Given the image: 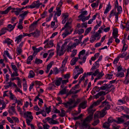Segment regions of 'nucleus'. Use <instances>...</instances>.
I'll return each instance as SVG.
<instances>
[{"label": "nucleus", "mask_w": 129, "mask_h": 129, "mask_svg": "<svg viewBox=\"0 0 129 129\" xmlns=\"http://www.w3.org/2000/svg\"><path fill=\"white\" fill-rule=\"evenodd\" d=\"M105 99V98L104 96H102L96 102L99 105L102 101L104 100Z\"/></svg>", "instance_id": "obj_24"}, {"label": "nucleus", "mask_w": 129, "mask_h": 129, "mask_svg": "<svg viewBox=\"0 0 129 129\" xmlns=\"http://www.w3.org/2000/svg\"><path fill=\"white\" fill-rule=\"evenodd\" d=\"M100 121L99 119L94 121L92 123V125L94 126H95L97 125L98 123H99Z\"/></svg>", "instance_id": "obj_45"}, {"label": "nucleus", "mask_w": 129, "mask_h": 129, "mask_svg": "<svg viewBox=\"0 0 129 129\" xmlns=\"http://www.w3.org/2000/svg\"><path fill=\"white\" fill-rule=\"evenodd\" d=\"M119 14L116 13L115 9H114L111 11L110 15H109V17L111 18L112 16L115 15V18L116 19V21L118 20V16Z\"/></svg>", "instance_id": "obj_4"}, {"label": "nucleus", "mask_w": 129, "mask_h": 129, "mask_svg": "<svg viewBox=\"0 0 129 129\" xmlns=\"http://www.w3.org/2000/svg\"><path fill=\"white\" fill-rule=\"evenodd\" d=\"M125 27L126 28V30L128 31L129 30V21H128L126 23Z\"/></svg>", "instance_id": "obj_57"}, {"label": "nucleus", "mask_w": 129, "mask_h": 129, "mask_svg": "<svg viewBox=\"0 0 129 129\" xmlns=\"http://www.w3.org/2000/svg\"><path fill=\"white\" fill-rule=\"evenodd\" d=\"M35 33L34 37H38L40 35V31L38 29H36L35 31H34Z\"/></svg>", "instance_id": "obj_20"}, {"label": "nucleus", "mask_w": 129, "mask_h": 129, "mask_svg": "<svg viewBox=\"0 0 129 129\" xmlns=\"http://www.w3.org/2000/svg\"><path fill=\"white\" fill-rule=\"evenodd\" d=\"M106 75L107 76L106 78H107L108 79H111L112 78L113 75L112 74H108Z\"/></svg>", "instance_id": "obj_62"}, {"label": "nucleus", "mask_w": 129, "mask_h": 129, "mask_svg": "<svg viewBox=\"0 0 129 129\" xmlns=\"http://www.w3.org/2000/svg\"><path fill=\"white\" fill-rule=\"evenodd\" d=\"M102 23V21H99V22L98 24H97V25H95L94 29H93V30H95L96 29L98 28L99 27H100Z\"/></svg>", "instance_id": "obj_41"}, {"label": "nucleus", "mask_w": 129, "mask_h": 129, "mask_svg": "<svg viewBox=\"0 0 129 129\" xmlns=\"http://www.w3.org/2000/svg\"><path fill=\"white\" fill-rule=\"evenodd\" d=\"M65 67L62 66L61 67L59 68V71H61L62 73H63L64 71Z\"/></svg>", "instance_id": "obj_53"}, {"label": "nucleus", "mask_w": 129, "mask_h": 129, "mask_svg": "<svg viewBox=\"0 0 129 129\" xmlns=\"http://www.w3.org/2000/svg\"><path fill=\"white\" fill-rule=\"evenodd\" d=\"M40 1L38 0L34 2L33 3L35 7L37 8H39L40 6L42 4V3H40Z\"/></svg>", "instance_id": "obj_10"}, {"label": "nucleus", "mask_w": 129, "mask_h": 129, "mask_svg": "<svg viewBox=\"0 0 129 129\" xmlns=\"http://www.w3.org/2000/svg\"><path fill=\"white\" fill-rule=\"evenodd\" d=\"M99 73V69H97L94 73H93L92 75H93L94 76H95Z\"/></svg>", "instance_id": "obj_55"}, {"label": "nucleus", "mask_w": 129, "mask_h": 129, "mask_svg": "<svg viewBox=\"0 0 129 129\" xmlns=\"http://www.w3.org/2000/svg\"><path fill=\"white\" fill-rule=\"evenodd\" d=\"M28 11H24L22 13L19 15V16L21 18V19H24L25 16L26 15V14H28Z\"/></svg>", "instance_id": "obj_16"}, {"label": "nucleus", "mask_w": 129, "mask_h": 129, "mask_svg": "<svg viewBox=\"0 0 129 129\" xmlns=\"http://www.w3.org/2000/svg\"><path fill=\"white\" fill-rule=\"evenodd\" d=\"M68 57H66L62 62V66L65 67V65L68 61Z\"/></svg>", "instance_id": "obj_26"}, {"label": "nucleus", "mask_w": 129, "mask_h": 129, "mask_svg": "<svg viewBox=\"0 0 129 129\" xmlns=\"http://www.w3.org/2000/svg\"><path fill=\"white\" fill-rule=\"evenodd\" d=\"M98 105L96 102H94L93 104L89 107V108L88 110V113H92L93 114L94 112L95 111V110H93L92 108L93 107Z\"/></svg>", "instance_id": "obj_5"}, {"label": "nucleus", "mask_w": 129, "mask_h": 129, "mask_svg": "<svg viewBox=\"0 0 129 129\" xmlns=\"http://www.w3.org/2000/svg\"><path fill=\"white\" fill-rule=\"evenodd\" d=\"M37 21H36L35 22H34L31 24L29 26V28H30V31H32L34 30L35 25H36L37 23Z\"/></svg>", "instance_id": "obj_9"}, {"label": "nucleus", "mask_w": 129, "mask_h": 129, "mask_svg": "<svg viewBox=\"0 0 129 129\" xmlns=\"http://www.w3.org/2000/svg\"><path fill=\"white\" fill-rule=\"evenodd\" d=\"M124 111L127 114H128L129 113V108H127L126 107H124V109H123Z\"/></svg>", "instance_id": "obj_54"}, {"label": "nucleus", "mask_w": 129, "mask_h": 129, "mask_svg": "<svg viewBox=\"0 0 129 129\" xmlns=\"http://www.w3.org/2000/svg\"><path fill=\"white\" fill-rule=\"evenodd\" d=\"M112 86H113V88L112 89H115L114 87V85H110V86H108V87L107 88V89H106V91H108L107 92H108V93L110 91V90H109V89L110 88L112 87Z\"/></svg>", "instance_id": "obj_46"}, {"label": "nucleus", "mask_w": 129, "mask_h": 129, "mask_svg": "<svg viewBox=\"0 0 129 129\" xmlns=\"http://www.w3.org/2000/svg\"><path fill=\"white\" fill-rule=\"evenodd\" d=\"M43 61L42 60L37 58L35 59L34 63L38 64L41 63Z\"/></svg>", "instance_id": "obj_27"}, {"label": "nucleus", "mask_w": 129, "mask_h": 129, "mask_svg": "<svg viewBox=\"0 0 129 129\" xmlns=\"http://www.w3.org/2000/svg\"><path fill=\"white\" fill-rule=\"evenodd\" d=\"M88 113L89 114V115L88 116H87L84 120L82 122L89 123V122H90V121L92 120L93 118V114L92 113Z\"/></svg>", "instance_id": "obj_3"}, {"label": "nucleus", "mask_w": 129, "mask_h": 129, "mask_svg": "<svg viewBox=\"0 0 129 129\" xmlns=\"http://www.w3.org/2000/svg\"><path fill=\"white\" fill-rule=\"evenodd\" d=\"M31 114V112L29 111H27L26 113H24V115L25 117L26 122L28 125H30V122L32 121L33 118Z\"/></svg>", "instance_id": "obj_2"}, {"label": "nucleus", "mask_w": 129, "mask_h": 129, "mask_svg": "<svg viewBox=\"0 0 129 129\" xmlns=\"http://www.w3.org/2000/svg\"><path fill=\"white\" fill-rule=\"evenodd\" d=\"M108 84H105L103 85L100 87V89L102 90H105L108 87Z\"/></svg>", "instance_id": "obj_35"}, {"label": "nucleus", "mask_w": 129, "mask_h": 129, "mask_svg": "<svg viewBox=\"0 0 129 129\" xmlns=\"http://www.w3.org/2000/svg\"><path fill=\"white\" fill-rule=\"evenodd\" d=\"M61 10L57 11L55 14V15H57L58 17L61 14Z\"/></svg>", "instance_id": "obj_56"}, {"label": "nucleus", "mask_w": 129, "mask_h": 129, "mask_svg": "<svg viewBox=\"0 0 129 129\" xmlns=\"http://www.w3.org/2000/svg\"><path fill=\"white\" fill-rule=\"evenodd\" d=\"M117 8L118 12H116V13L120 14L122 11L121 7V6H119L117 7Z\"/></svg>", "instance_id": "obj_33"}, {"label": "nucleus", "mask_w": 129, "mask_h": 129, "mask_svg": "<svg viewBox=\"0 0 129 129\" xmlns=\"http://www.w3.org/2000/svg\"><path fill=\"white\" fill-rule=\"evenodd\" d=\"M65 111L62 109L61 110V113L59 114V115L61 117H63L65 116Z\"/></svg>", "instance_id": "obj_37"}, {"label": "nucleus", "mask_w": 129, "mask_h": 129, "mask_svg": "<svg viewBox=\"0 0 129 129\" xmlns=\"http://www.w3.org/2000/svg\"><path fill=\"white\" fill-rule=\"evenodd\" d=\"M67 44L66 42H65L62 44V46L60 48V46L58 44L56 46V53L59 56L63 55L65 52V51L64 50L65 47Z\"/></svg>", "instance_id": "obj_1"}, {"label": "nucleus", "mask_w": 129, "mask_h": 129, "mask_svg": "<svg viewBox=\"0 0 129 129\" xmlns=\"http://www.w3.org/2000/svg\"><path fill=\"white\" fill-rule=\"evenodd\" d=\"M105 108L103 109L101 111H99V114L100 115V118L103 117L106 114L107 112L105 110Z\"/></svg>", "instance_id": "obj_8"}, {"label": "nucleus", "mask_w": 129, "mask_h": 129, "mask_svg": "<svg viewBox=\"0 0 129 129\" xmlns=\"http://www.w3.org/2000/svg\"><path fill=\"white\" fill-rule=\"evenodd\" d=\"M23 37V35H20L16 37V39L15 41L16 42L17 41H21V39Z\"/></svg>", "instance_id": "obj_25"}, {"label": "nucleus", "mask_w": 129, "mask_h": 129, "mask_svg": "<svg viewBox=\"0 0 129 129\" xmlns=\"http://www.w3.org/2000/svg\"><path fill=\"white\" fill-rule=\"evenodd\" d=\"M108 93V92H107V93H105V92H104L103 91H101L98 93L100 96H102L103 95H105Z\"/></svg>", "instance_id": "obj_43"}, {"label": "nucleus", "mask_w": 129, "mask_h": 129, "mask_svg": "<svg viewBox=\"0 0 129 129\" xmlns=\"http://www.w3.org/2000/svg\"><path fill=\"white\" fill-rule=\"evenodd\" d=\"M62 80V78H59L58 79L56 80L55 83V85L58 86H59L61 84Z\"/></svg>", "instance_id": "obj_14"}, {"label": "nucleus", "mask_w": 129, "mask_h": 129, "mask_svg": "<svg viewBox=\"0 0 129 129\" xmlns=\"http://www.w3.org/2000/svg\"><path fill=\"white\" fill-rule=\"evenodd\" d=\"M115 120L112 119L111 117H110L108 118V121L107 122L108 123H109V124H110V123L112 122H113Z\"/></svg>", "instance_id": "obj_44"}, {"label": "nucleus", "mask_w": 129, "mask_h": 129, "mask_svg": "<svg viewBox=\"0 0 129 129\" xmlns=\"http://www.w3.org/2000/svg\"><path fill=\"white\" fill-rule=\"evenodd\" d=\"M59 71L57 67H56L54 69L53 72L55 74H56L58 73Z\"/></svg>", "instance_id": "obj_49"}, {"label": "nucleus", "mask_w": 129, "mask_h": 129, "mask_svg": "<svg viewBox=\"0 0 129 129\" xmlns=\"http://www.w3.org/2000/svg\"><path fill=\"white\" fill-rule=\"evenodd\" d=\"M9 94L10 95V98L11 100H13L14 98V95L12 94L11 91H10Z\"/></svg>", "instance_id": "obj_59"}, {"label": "nucleus", "mask_w": 129, "mask_h": 129, "mask_svg": "<svg viewBox=\"0 0 129 129\" xmlns=\"http://www.w3.org/2000/svg\"><path fill=\"white\" fill-rule=\"evenodd\" d=\"M70 74L68 73L65 75L64 76V78L66 79H68L70 78Z\"/></svg>", "instance_id": "obj_63"}, {"label": "nucleus", "mask_w": 129, "mask_h": 129, "mask_svg": "<svg viewBox=\"0 0 129 129\" xmlns=\"http://www.w3.org/2000/svg\"><path fill=\"white\" fill-rule=\"evenodd\" d=\"M6 30H9V29L6 27L3 28L1 30V33L4 34L6 32Z\"/></svg>", "instance_id": "obj_34"}, {"label": "nucleus", "mask_w": 129, "mask_h": 129, "mask_svg": "<svg viewBox=\"0 0 129 129\" xmlns=\"http://www.w3.org/2000/svg\"><path fill=\"white\" fill-rule=\"evenodd\" d=\"M77 50H73L72 54H71V57H73L75 56L77 53Z\"/></svg>", "instance_id": "obj_47"}, {"label": "nucleus", "mask_w": 129, "mask_h": 129, "mask_svg": "<svg viewBox=\"0 0 129 129\" xmlns=\"http://www.w3.org/2000/svg\"><path fill=\"white\" fill-rule=\"evenodd\" d=\"M33 56L32 55H30L28 57L27 60V64H30L31 61L33 59Z\"/></svg>", "instance_id": "obj_22"}, {"label": "nucleus", "mask_w": 129, "mask_h": 129, "mask_svg": "<svg viewBox=\"0 0 129 129\" xmlns=\"http://www.w3.org/2000/svg\"><path fill=\"white\" fill-rule=\"evenodd\" d=\"M103 72L102 71H101L100 73L99 72L97 77H99L100 79L104 75V74L103 73Z\"/></svg>", "instance_id": "obj_52"}, {"label": "nucleus", "mask_w": 129, "mask_h": 129, "mask_svg": "<svg viewBox=\"0 0 129 129\" xmlns=\"http://www.w3.org/2000/svg\"><path fill=\"white\" fill-rule=\"evenodd\" d=\"M124 109V107L122 106L118 107L116 108V110L118 112H121Z\"/></svg>", "instance_id": "obj_32"}, {"label": "nucleus", "mask_w": 129, "mask_h": 129, "mask_svg": "<svg viewBox=\"0 0 129 129\" xmlns=\"http://www.w3.org/2000/svg\"><path fill=\"white\" fill-rule=\"evenodd\" d=\"M70 23L68 21H67L65 25L64 26L66 28V29L65 30V31L66 32H67L68 29H70L71 28V26L69 25V24Z\"/></svg>", "instance_id": "obj_19"}, {"label": "nucleus", "mask_w": 129, "mask_h": 129, "mask_svg": "<svg viewBox=\"0 0 129 129\" xmlns=\"http://www.w3.org/2000/svg\"><path fill=\"white\" fill-rule=\"evenodd\" d=\"M87 102L86 101H84L81 103L79 105V107L83 109L87 107Z\"/></svg>", "instance_id": "obj_7"}, {"label": "nucleus", "mask_w": 129, "mask_h": 129, "mask_svg": "<svg viewBox=\"0 0 129 129\" xmlns=\"http://www.w3.org/2000/svg\"><path fill=\"white\" fill-rule=\"evenodd\" d=\"M110 125V124H109L107 122H105L103 124V127L104 128L107 129H110L109 127Z\"/></svg>", "instance_id": "obj_11"}, {"label": "nucleus", "mask_w": 129, "mask_h": 129, "mask_svg": "<svg viewBox=\"0 0 129 129\" xmlns=\"http://www.w3.org/2000/svg\"><path fill=\"white\" fill-rule=\"evenodd\" d=\"M19 9V8H15V10L14 11V13L17 16H18L21 12V11Z\"/></svg>", "instance_id": "obj_28"}, {"label": "nucleus", "mask_w": 129, "mask_h": 129, "mask_svg": "<svg viewBox=\"0 0 129 129\" xmlns=\"http://www.w3.org/2000/svg\"><path fill=\"white\" fill-rule=\"evenodd\" d=\"M110 107L111 106L109 104V103H108V104H107L106 106L104 107V109L105 108V110H108L110 108Z\"/></svg>", "instance_id": "obj_61"}, {"label": "nucleus", "mask_w": 129, "mask_h": 129, "mask_svg": "<svg viewBox=\"0 0 129 129\" xmlns=\"http://www.w3.org/2000/svg\"><path fill=\"white\" fill-rule=\"evenodd\" d=\"M99 111L96 112L94 115V118L95 119L98 118L99 117H100V115Z\"/></svg>", "instance_id": "obj_31"}, {"label": "nucleus", "mask_w": 129, "mask_h": 129, "mask_svg": "<svg viewBox=\"0 0 129 129\" xmlns=\"http://www.w3.org/2000/svg\"><path fill=\"white\" fill-rule=\"evenodd\" d=\"M116 76L118 77H124V73L123 72L118 73L116 74Z\"/></svg>", "instance_id": "obj_40"}, {"label": "nucleus", "mask_w": 129, "mask_h": 129, "mask_svg": "<svg viewBox=\"0 0 129 129\" xmlns=\"http://www.w3.org/2000/svg\"><path fill=\"white\" fill-rule=\"evenodd\" d=\"M111 6L110 3H109L107 6V7L104 11V13H107L110 10Z\"/></svg>", "instance_id": "obj_12"}, {"label": "nucleus", "mask_w": 129, "mask_h": 129, "mask_svg": "<svg viewBox=\"0 0 129 129\" xmlns=\"http://www.w3.org/2000/svg\"><path fill=\"white\" fill-rule=\"evenodd\" d=\"M11 6L8 7L5 10L2 11V14H7L11 10Z\"/></svg>", "instance_id": "obj_15"}, {"label": "nucleus", "mask_w": 129, "mask_h": 129, "mask_svg": "<svg viewBox=\"0 0 129 129\" xmlns=\"http://www.w3.org/2000/svg\"><path fill=\"white\" fill-rule=\"evenodd\" d=\"M12 68V69L14 71V72L18 71V70L16 67L15 65L13 64H11Z\"/></svg>", "instance_id": "obj_48"}, {"label": "nucleus", "mask_w": 129, "mask_h": 129, "mask_svg": "<svg viewBox=\"0 0 129 129\" xmlns=\"http://www.w3.org/2000/svg\"><path fill=\"white\" fill-rule=\"evenodd\" d=\"M32 48L33 50L34 51L33 55H34L35 54H36L37 53L39 52L38 51V48H36L34 46H33L32 47Z\"/></svg>", "instance_id": "obj_42"}, {"label": "nucleus", "mask_w": 129, "mask_h": 129, "mask_svg": "<svg viewBox=\"0 0 129 129\" xmlns=\"http://www.w3.org/2000/svg\"><path fill=\"white\" fill-rule=\"evenodd\" d=\"M119 58L118 56L114 60L113 62V63L114 64H115L117 63L118 61Z\"/></svg>", "instance_id": "obj_58"}, {"label": "nucleus", "mask_w": 129, "mask_h": 129, "mask_svg": "<svg viewBox=\"0 0 129 129\" xmlns=\"http://www.w3.org/2000/svg\"><path fill=\"white\" fill-rule=\"evenodd\" d=\"M117 120H118V121H116V120H114V122H116L117 124L123 123L124 121V119L120 117L118 118Z\"/></svg>", "instance_id": "obj_17"}, {"label": "nucleus", "mask_w": 129, "mask_h": 129, "mask_svg": "<svg viewBox=\"0 0 129 129\" xmlns=\"http://www.w3.org/2000/svg\"><path fill=\"white\" fill-rule=\"evenodd\" d=\"M107 100L106 99L105 101L102 102L101 105V107H103L105 106H106L107 104H108V103H109V102L106 101Z\"/></svg>", "instance_id": "obj_38"}, {"label": "nucleus", "mask_w": 129, "mask_h": 129, "mask_svg": "<svg viewBox=\"0 0 129 129\" xmlns=\"http://www.w3.org/2000/svg\"><path fill=\"white\" fill-rule=\"evenodd\" d=\"M91 27H90L87 28L85 31L84 34V36H86L88 33L90 32L91 31Z\"/></svg>", "instance_id": "obj_30"}, {"label": "nucleus", "mask_w": 129, "mask_h": 129, "mask_svg": "<svg viewBox=\"0 0 129 129\" xmlns=\"http://www.w3.org/2000/svg\"><path fill=\"white\" fill-rule=\"evenodd\" d=\"M51 123L53 124H58L59 123V122L55 120H54L53 119H52L51 121Z\"/></svg>", "instance_id": "obj_64"}, {"label": "nucleus", "mask_w": 129, "mask_h": 129, "mask_svg": "<svg viewBox=\"0 0 129 129\" xmlns=\"http://www.w3.org/2000/svg\"><path fill=\"white\" fill-rule=\"evenodd\" d=\"M35 74L33 71L31 70L29 71V75L28 76V77L29 78H31L34 77Z\"/></svg>", "instance_id": "obj_21"}, {"label": "nucleus", "mask_w": 129, "mask_h": 129, "mask_svg": "<svg viewBox=\"0 0 129 129\" xmlns=\"http://www.w3.org/2000/svg\"><path fill=\"white\" fill-rule=\"evenodd\" d=\"M66 88H64L63 89L61 90L60 91L59 93V94H61V95H63L66 93Z\"/></svg>", "instance_id": "obj_36"}, {"label": "nucleus", "mask_w": 129, "mask_h": 129, "mask_svg": "<svg viewBox=\"0 0 129 129\" xmlns=\"http://www.w3.org/2000/svg\"><path fill=\"white\" fill-rule=\"evenodd\" d=\"M90 125L89 123H85L82 122L81 123V126L83 128L85 129H88L90 128Z\"/></svg>", "instance_id": "obj_6"}, {"label": "nucleus", "mask_w": 129, "mask_h": 129, "mask_svg": "<svg viewBox=\"0 0 129 129\" xmlns=\"http://www.w3.org/2000/svg\"><path fill=\"white\" fill-rule=\"evenodd\" d=\"M93 90H94L96 92H98L101 89L99 87L95 86L93 88Z\"/></svg>", "instance_id": "obj_51"}, {"label": "nucleus", "mask_w": 129, "mask_h": 129, "mask_svg": "<svg viewBox=\"0 0 129 129\" xmlns=\"http://www.w3.org/2000/svg\"><path fill=\"white\" fill-rule=\"evenodd\" d=\"M87 11H85L81 12V14L78 16V17L80 18L82 17H83L84 15H87Z\"/></svg>", "instance_id": "obj_29"}, {"label": "nucleus", "mask_w": 129, "mask_h": 129, "mask_svg": "<svg viewBox=\"0 0 129 129\" xmlns=\"http://www.w3.org/2000/svg\"><path fill=\"white\" fill-rule=\"evenodd\" d=\"M82 114H81L78 116L74 117V119L75 120H78L81 118L82 117Z\"/></svg>", "instance_id": "obj_50"}, {"label": "nucleus", "mask_w": 129, "mask_h": 129, "mask_svg": "<svg viewBox=\"0 0 129 129\" xmlns=\"http://www.w3.org/2000/svg\"><path fill=\"white\" fill-rule=\"evenodd\" d=\"M78 58V57H74L71 61V64L72 66H73L75 64L76 62L77 61Z\"/></svg>", "instance_id": "obj_13"}, {"label": "nucleus", "mask_w": 129, "mask_h": 129, "mask_svg": "<svg viewBox=\"0 0 129 129\" xmlns=\"http://www.w3.org/2000/svg\"><path fill=\"white\" fill-rule=\"evenodd\" d=\"M12 40H11L10 39L8 38L7 39L4 41V43H7L8 45H11L12 42Z\"/></svg>", "instance_id": "obj_23"}, {"label": "nucleus", "mask_w": 129, "mask_h": 129, "mask_svg": "<svg viewBox=\"0 0 129 129\" xmlns=\"http://www.w3.org/2000/svg\"><path fill=\"white\" fill-rule=\"evenodd\" d=\"M127 55V53L125 52L121 54H120L118 57L120 58H123L124 57Z\"/></svg>", "instance_id": "obj_39"}, {"label": "nucleus", "mask_w": 129, "mask_h": 129, "mask_svg": "<svg viewBox=\"0 0 129 129\" xmlns=\"http://www.w3.org/2000/svg\"><path fill=\"white\" fill-rule=\"evenodd\" d=\"M8 28L9 29V30H8L9 32H10L14 28V26H13L11 24H9L7 26Z\"/></svg>", "instance_id": "obj_18"}, {"label": "nucleus", "mask_w": 129, "mask_h": 129, "mask_svg": "<svg viewBox=\"0 0 129 129\" xmlns=\"http://www.w3.org/2000/svg\"><path fill=\"white\" fill-rule=\"evenodd\" d=\"M23 90L24 91H26L27 90V85L26 82H25L23 84Z\"/></svg>", "instance_id": "obj_60"}]
</instances>
